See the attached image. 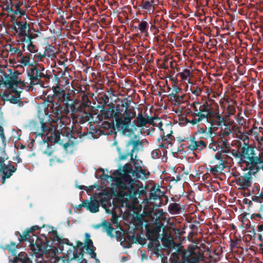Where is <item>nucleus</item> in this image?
Instances as JSON below:
<instances>
[{"mask_svg": "<svg viewBox=\"0 0 263 263\" xmlns=\"http://www.w3.org/2000/svg\"><path fill=\"white\" fill-rule=\"evenodd\" d=\"M49 103H51V105H49L51 115L55 118L51 119V122L53 124L52 127L54 132L63 138L58 143L62 145L64 149L67 151L68 146L74 144V142L72 139L75 140L76 138L72 136V130L67 127V122L66 123L65 121L70 122V119L67 118V115L70 114L74 115L78 112V102L77 100H71L68 104L69 106H67L66 102L63 101L59 102V100H53Z\"/></svg>", "mask_w": 263, "mask_h": 263, "instance_id": "nucleus-1", "label": "nucleus"}, {"mask_svg": "<svg viewBox=\"0 0 263 263\" xmlns=\"http://www.w3.org/2000/svg\"><path fill=\"white\" fill-rule=\"evenodd\" d=\"M134 168H133L130 164L126 163L122 169L120 168L113 173L117 187L121 190H126V195L132 198H136L138 192L135 187V179L145 180L150 175L147 169L137 165L135 162H134Z\"/></svg>", "mask_w": 263, "mask_h": 263, "instance_id": "nucleus-2", "label": "nucleus"}, {"mask_svg": "<svg viewBox=\"0 0 263 263\" xmlns=\"http://www.w3.org/2000/svg\"><path fill=\"white\" fill-rule=\"evenodd\" d=\"M206 93V96H202L201 100L198 99L190 104L191 109L189 114L193 119L190 120L186 118L185 122L194 125L205 120L212 126H221L225 125V118L219 114L218 110H214L211 107L209 102L213 100L210 98L211 92L208 88Z\"/></svg>", "mask_w": 263, "mask_h": 263, "instance_id": "nucleus-3", "label": "nucleus"}, {"mask_svg": "<svg viewBox=\"0 0 263 263\" xmlns=\"http://www.w3.org/2000/svg\"><path fill=\"white\" fill-rule=\"evenodd\" d=\"M54 78L56 83L52 87L53 93L52 95H48L46 101L47 102H51L53 100H59L60 102L63 101L66 102V104H68L71 100H76L71 96L69 90L64 89V87L69 84V80L66 76L65 71L62 70L59 71L54 74ZM67 106H69L68 104H67Z\"/></svg>", "mask_w": 263, "mask_h": 263, "instance_id": "nucleus-4", "label": "nucleus"}, {"mask_svg": "<svg viewBox=\"0 0 263 263\" xmlns=\"http://www.w3.org/2000/svg\"><path fill=\"white\" fill-rule=\"evenodd\" d=\"M44 239L39 237L37 235L33 234L31 238L28 239L27 241L30 242L29 247L32 252L37 256H42L49 251L51 248L48 243L49 241L47 240V237L44 235ZM51 249H52L51 248Z\"/></svg>", "mask_w": 263, "mask_h": 263, "instance_id": "nucleus-5", "label": "nucleus"}, {"mask_svg": "<svg viewBox=\"0 0 263 263\" xmlns=\"http://www.w3.org/2000/svg\"><path fill=\"white\" fill-rule=\"evenodd\" d=\"M21 73L18 71H15L13 73L10 74L5 73L3 84L7 88H14L22 92L24 88L30 87L29 83L22 81L19 78Z\"/></svg>", "mask_w": 263, "mask_h": 263, "instance_id": "nucleus-6", "label": "nucleus"}, {"mask_svg": "<svg viewBox=\"0 0 263 263\" xmlns=\"http://www.w3.org/2000/svg\"><path fill=\"white\" fill-rule=\"evenodd\" d=\"M172 255L176 260H180V263H197L200 257V255H196L193 250L182 249H178Z\"/></svg>", "mask_w": 263, "mask_h": 263, "instance_id": "nucleus-7", "label": "nucleus"}, {"mask_svg": "<svg viewBox=\"0 0 263 263\" xmlns=\"http://www.w3.org/2000/svg\"><path fill=\"white\" fill-rule=\"evenodd\" d=\"M141 145L142 142L139 140H134L130 139L126 142L125 148L123 151H121L119 147H117L119 159L120 160H125L127 159L128 156H130V160L134 161L133 153L135 150L138 151V146Z\"/></svg>", "mask_w": 263, "mask_h": 263, "instance_id": "nucleus-8", "label": "nucleus"}, {"mask_svg": "<svg viewBox=\"0 0 263 263\" xmlns=\"http://www.w3.org/2000/svg\"><path fill=\"white\" fill-rule=\"evenodd\" d=\"M135 112L133 115L126 114L124 115L123 114L122 116L116 117V127L118 131H122V133L126 134V133H134L133 129H129V126L131 123V121L135 117Z\"/></svg>", "mask_w": 263, "mask_h": 263, "instance_id": "nucleus-9", "label": "nucleus"}, {"mask_svg": "<svg viewBox=\"0 0 263 263\" xmlns=\"http://www.w3.org/2000/svg\"><path fill=\"white\" fill-rule=\"evenodd\" d=\"M40 120L42 135L46 133L47 136L46 137L51 143H58L59 141H61V136L54 132L52 123L51 122L50 123L47 124L44 122L43 119H41Z\"/></svg>", "mask_w": 263, "mask_h": 263, "instance_id": "nucleus-10", "label": "nucleus"}, {"mask_svg": "<svg viewBox=\"0 0 263 263\" xmlns=\"http://www.w3.org/2000/svg\"><path fill=\"white\" fill-rule=\"evenodd\" d=\"M243 163L246 164V168L249 170V172L252 174H255L259 170L263 168V159L259 155H256Z\"/></svg>", "mask_w": 263, "mask_h": 263, "instance_id": "nucleus-11", "label": "nucleus"}, {"mask_svg": "<svg viewBox=\"0 0 263 263\" xmlns=\"http://www.w3.org/2000/svg\"><path fill=\"white\" fill-rule=\"evenodd\" d=\"M30 30V25L26 21H19L18 24L15 26H12L11 32L19 39L22 37H26L27 32Z\"/></svg>", "mask_w": 263, "mask_h": 263, "instance_id": "nucleus-12", "label": "nucleus"}, {"mask_svg": "<svg viewBox=\"0 0 263 263\" xmlns=\"http://www.w3.org/2000/svg\"><path fill=\"white\" fill-rule=\"evenodd\" d=\"M256 147L249 145L248 143H243L242 146L240 148L242 163L246 162V161L255 156Z\"/></svg>", "mask_w": 263, "mask_h": 263, "instance_id": "nucleus-13", "label": "nucleus"}, {"mask_svg": "<svg viewBox=\"0 0 263 263\" xmlns=\"http://www.w3.org/2000/svg\"><path fill=\"white\" fill-rule=\"evenodd\" d=\"M43 76V72H40L36 67H30L28 71V77L30 80L29 86H32L39 84Z\"/></svg>", "mask_w": 263, "mask_h": 263, "instance_id": "nucleus-14", "label": "nucleus"}, {"mask_svg": "<svg viewBox=\"0 0 263 263\" xmlns=\"http://www.w3.org/2000/svg\"><path fill=\"white\" fill-rule=\"evenodd\" d=\"M252 174L248 172L236 179V183L238 185H239L240 189L246 190L251 186L252 183Z\"/></svg>", "mask_w": 263, "mask_h": 263, "instance_id": "nucleus-15", "label": "nucleus"}, {"mask_svg": "<svg viewBox=\"0 0 263 263\" xmlns=\"http://www.w3.org/2000/svg\"><path fill=\"white\" fill-rule=\"evenodd\" d=\"M107 107V108L102 107L100 110L99 114L98 115L99 120L102 121L104 119L107 120L116 118V114L114 111L115 104L110 103Z\"/></svg>", "mask_w": 263, "mask_h": 263, "instance_id": "nucleus-16", "label": "nucleus"}, {"mask_svg": "<svg viewBox=\"0 0 263 263\" xmlns=\"http://www.w3.org/2000/svg\"><path fill=\"white\" fill-rule=\"evenodd\" d=\"M141 237L140 235L137 234L135 235V232L127 233L123 238V240L121 241V244L124 248H129L132 247L133 243L139 242Z\"/></svg>", "mask_w": 263, "mask_h": 263, "instance_id": "nucleus-17", "label": "nucleus"}, {"mask_svg": "<svg viewBox=\"0 0 263 263\" xmlns=\"http://www.w3.org/2000/svg\"><path fill=\"white\" fill-rule=\"evenodd\" d=\"M55 143H51L45 136L44 138L39 142V149L42 154L51 156L53 153L54 151L52 146H54Z\"/></svg>", "mask_w": 263, "mask_h": 263, "instance_id": "nucleus-18", "label": "nucleus"}, {"mask_svg": "<svg viewBox=\"0 0 263 263\" xmlns=\"http://www.w3.org/2000/svg\"><path fill=\"white\" fill-rule=\"evenodd\" d=\"M145 215L154 224H158L163 215L162 210L149 209L144 211Z\"/></svg>", "mask_w": 263, "mask_h": 263, "instance_id": "nucleus-19", "label": "nucleus"}, {"mask_svg": "<svg viewBox=\"0 0 263 263\" xmlns=\"http://www.w3.org/2000/svg\"><path fill=\"white\" fill-rule=\"evenodd\" d=\"M16 171V168L11 163L6 164L4 162L0 171L2 173V184L5 183L6 179L9 178Z\"/></svg>", "mask_w": 263, "mask_h": 263, "instance_id": "nucleus-20", "label": "nucleus"}, {"mask_svg": "<svg viewBox=\"0 0 263 263\" xmlns=\"http://www.w3.org/2000/svg\"><path fill=\"white\" fill-rule=\"evenodd\" d=\"M155 119L159 120V118L156 119V118L148 116H146V117H144L142 116L141 113H139L137 117L136 125L138 127H142L146 124L154 125V120Z\"/></svg>", "mask_w": 263, "mask_h": 263, "instance_id": "nucleus-21", "label": "nucleus"}, {"mask_svg": "<svg viewBox=\"0 0 263 263\" xmlns=\"http://www.w3.org/2000/svg\"><path fill=\"white\" fill-rule=\"evenodd\" d=\"M45 227V224L40 227L39 226H33L31 228L26 230L22 234H20L19 232L17 233L20 234L19 240L20 242H23L27 241L28 239L31 238L32 235L33 234V233L36 231L42 229Z\"/></svg>", "mask_w": 263, "mask_h": 263, "instance_id": "nucleus-22", "label": "nucleus"}, {"mask_svg": "<svg viewBox=\"0 0 263 263\" xmlns=\"http://www.w3.org/2000/svg\"><path fill=\"white\" fill-rule=\"evenodd\" d=\"M77 245L76 246H73V249L74 250L73 253H72V256L70 258L71 260L72 259H78L79 260L81 258H82L84 254L83 250L84 244L83 242L79 240L76 241Z\"/></svg>", "mask_w": 263, "mask_h": 263, "instance_id": "nucleus-23", "label": "nucleus"}, {"mask_svg": "<svg viewBox=\"0 0 263 263\" xmlns=\"http://www.w3.org/2000/svg\"><path fill=\"white\" fill-rule=\"evenodd\" d=\"M8 89L10 90L14 94V96L9 94L6 95L5 96L6 97H7L6 99L12 104H18V105L20 106L22 102V99L21 98V93L22 92L14 88Z\"/></svg>", "mask_w": 263, "mask_h": 263, "instance_id": "nucleus-24", "label": "nucleus"}, {"mask_svg": "<svg viewBox=\"0 0 263 263\" xmlns=\"http://www.w3.org/2000/svg\"><path fill=\"white\" fill-rule=\"evenodd\" d=\"M206 143L203 140L196 141L195 137L191 139L190 144L188 146V148L192 151L199 150L201 151L206 148Z\"/></svg>", "mask_w": 263, "mask_h": 263, "instance_id": "nucleus-25", "label": "nucleus"}, {"mask_svg": "<svg viewBox=\"0 0 263 263\" xmlns=\"http://www.w3.org/2000/svg\"><path fill=\"white\" fill-rule=\"evenodd\" d=\"M103 227L104 229H105V231L107 232V234L111 237H114V235L112 234V232L114 230V228L111 226L110 223L106 221V220H103L101 223H98L93 226V228L95 229H99L101 227Z\"/></svg>", "mask_w": 263, "mask_h": 263, "instance_id": "nucleus-26", "label": "nucleus"}, {"mask_svg": "<svg viewBox=\"0 0 263 263\" xmlns=\"http://www.w3.org/2000/svg\"><path fill=\"white\" fill-rule=\"evenodd\" d=\"M100 206V201L98 200L95 199L89 201L86 200V205L84 208L91 213H96L99 211Z\"/></svg>", "mask_w": 263, "mask_h": 263, "instance_id": "nucleus-27", "label": "nucleus"}, {"mask_svg": "<svg viewBox=\"0 0 263 263\" xmlns=\"http://www.w3.org/2000/svg\"><path fill=\"white\" fill-rule=\"evenodd\" d=\"M184 209L179 203H171L168 206V211L172 215H177L182 213Z\"/></svg>", "mask_w": 263, "mask_h": 263, "instance_id": "nucleus-28", "label": "nucleus"}, {"mask_svg": "<svg viewBox=\"0 0 263 263\" xmlns=\"http://www.w3.org/2000/svg\"><path fill=\"white\" fill-rule=\"evenodd\" d=\"M13 262L14 263H32V260L28 258L27 253L23 252L20 253L17 256H15Z\"/></svg>", "mask_w": 263, "mask_h": 263, "instance_id": "nucleus-29", "label": "nucleus"}, {"mask_svg": "<svg viewBox=\"0 0 263 263\" xmlns=\"http://www.w3.org/2000/svg\"><path fill=\"white\" fill-rule=\"evenodd\" d=\"M73 116L77 121L82 124L89 121L91 115L90 112L84 111L77 115L75 114Z\"/></svg>", "mask_w": 263, "mask_h": 263, "instance_id": "nucleus-30", "label": "nucleus"}, {"mask_svg": "<svg viewBox=\"0 0 263 263\" xmlns=\"http://www.w3.org/2000/svg\"><path fill=\"white\" fill-rule=\"evenodd\" d=\"M23 4V3L22 2L18 1V0H17L14 1L10 5H12V7H14L15 8V10L14 9L13 14H19L20 16L26 14V11L21 9V7L22 6Z\"/></svg>", "mask_w": 263, "mask_h": 263, "instance_id": "nucleus-31", "label": "nucleus"}, {"mask_svg": "<svg viewBox=\"0 0 263 263\" xmlns=\"http://www.w3.org/2000/svg\"><path fill=\"white\" fill-rule=\"evenodd\" d=\"M159 128L160 130L162 131L163 133V138H165V137L167 138L166 139H164V141H167V142H168V140H172V134H173V132L172 130H170L171 129L172 126L170 125H166L165 127L166 129H168L169 131L165 132L162 127L163 125L161 122H160V123H159Z\"/></svg>", "mask_w": 263, "mask_h": 263, "instance_id": "nucleus-32", "label": "nucleus"}, {"mask_svg": "<svg viewBox=\"0 0 263 263\" xmlns=\"http://www.w3.org/2000/svg\"><path fill=\"white\" fill-rule=\"evenodd\" d=\"M52 233L54 235V239L58 241L60 246L61 245L66 244L69 246H73L72 243H70L67 238H60L56 230H52Z\"/></svg>", "mask_w": 263, "mask_h": 263, "instance_id": "nucleus-33", "label": "nucleus"}, {"mask_svg": "<svg viewBox=\"0 0 263 263\" xmlns=\"http://www.w3.org/2000/svg\"><path fill=\"white\" fill-rule=\"evenodd\" d=\"M192 71L187 69H184L182 72L178 73L177 76L180 77L182 81H187L190 83V77L192 76Z\"/></svg>", "mask_w": 263, "mask_h": 263, "instance_id": "nucleus-34", "label": "nucleus"}, {"mask_svg": "<svg viewBox=\"0 0 263 263\" xmlns=\"http://www.w3.org/2000/svg\"><path fill=\"white\" fill-rule=\"evenodd\" d=\"M154 3L153 1H147L144 2V0H143L142 4L140 5V6L142 9L146 10L150 14L153 13L154 10Z\"/></svg>", "mask_w": 263, "mask_h": 263, "instance_id": "nucleus-35", "label": "nucleus"}, {"mask_svg": "<svg viewBox=\"0 0 263 263\" xmlns=\"http://www.w3.org/2000/svg\"><path fill=\"white\" fill-rule=\"evenodd\" d=\"M131 103V100H128L127 98H124L123 100L122 101V104L121 105V106L123 108L124 107L125 108V109L124 111L123 112V114H124V115H126V114H129L132 115L133 112L132 111V110L129 108L130 104Z\"/></svg>", "mask_w": 263, "mask_h": 263, "instance_id": "nucleus-36", "label": "nucleus"}, {"mask_svg": "<svg viewBox=\"0 0 263 263\" xmlns=\"http://www.w3.org/2000/svg\"><path fill=\"white\" fill-rule=\"evenodd\" d=\"M220 143H221V145H220V148L221 149V152L223 153H228L229 149L230 148L228 140L225 138L219 137V141H220Z\"/></svg>", "mask_w": 263, "mask_h": 263, "instance_id": "nucleus-37", "label": "nucleus"}, {"mask_svg": "<svg viewBox=\"0 0 263 263\" xmlns=\"http://www.w3.org/2000/svg\"><path fill=\"white\" fill-rule=\"evenodd\" d=\"M224 167L225 166L223 162H219L218 164H216L214 166L211 167L210 170L213 175H216L218 173L221 172Z\"/></svg>", "mask_w": 263, "mask_h": 263, "instance_id": "nucleus-38", "label": "nucleus"}, {"mask_svg": "<svg viewBox=\"0 0 263 263\" xmlns=\"http://www.w3.org/2000/svg\"><path fill=\"white\" fill-rule=\"evenodd\" d=\"M163 193L159 189H153L149 194V199L156 200L160 199L162 196Z\"/></svg>", "mask_w": 263, "mask_h": 263, "instance_id": "nucleus-39", "label": "nucleus"}, {"mask_svg": "<svg viewBox=\"0 0 263 263\" xmlns=\"http://www.w3.org/2000/svg\"><path fill=\"white\" fill-rule=\"evenodd\" d=\"M85 246L84 248L87 252H89V250L91 248H95L93 246V242L91 239H90V235L86 233L85 234Z\"/></svg>", "mask_w": 263, "mask_h": 263, "instance_id": "nucleus-40", "label": "nucleus"}, {"mask_svg": "<svg viewBox=\"0 0 263 263\" xmlns=\"http://www.w3.org/2000/svg\"><path fill=\"white\" fill-rule=\"evenodd\" d=\"M224 128H221L219 133V136L220 138L228 137L231 133V129L229 125H226Z\"/></svg>", "mask_w": 263, "mask_h": 263, "instance_id": "nucleus-41", "label": "nucleus"}, {"mask_svg": "<svg viewBox=\"0 0 263 263\" xmlns=\"http://www.w3.org/2000/svg\"><path fill=\"white\" fill-rule=\"evenodd\" d=\"M172 81L173 82L174 84L173 85V90L172 93L169 95L171 97V99H173V97L177 95L179 92L182 91V89L178 86L177 85V80H175L174 79H172Z\"/></svg>", "mask_w": 263, "mask_h": 263, "instance_id": "nucleus-42", "label": "nucleus"}, {"mask_svg": "<svg viewBox=\"0 0 263 263\" xmlns=\"http://www.w3.org/2000/svg\"><path fill=\"white\" fill-rule=\"evenodd\" d=\"M190 90L196 97L200 96L202 92V89L198 85L196 84L192 85Z\"/></svg>", "mask_w": 263, "mask_h": 263, "instance_id": "nucleus-43", "label": "nucleus"}, {"mask_svg": "<svg viewBox=\"0 0 263 263\" xmlns=\"http://www.w3.org/2000/svg\"><path fill=\"white\" fill-rule=\"evenodd\" d=\"M53 46L48 45L45 47L44 52L45 53L46 56L49 58L55 57L56 54L54 50H53Z\"/></svg>", "mask_w": 263, "mask_h": 263, "instance_id": "nucleus-44", "label": "nucleus"}, {"mask_svg": "<svg viewBox=\"0 0 263 263\" xmlns=\"http://www.w3.org/2000/svg\"><path fill=\"white\" fill-rule=\"evenodd\" d=\"M99 103L102 104V107H105V106H107L110 103H109V98L106 94L104 93L99 98Z\"/></svg>", "mask_w": 263, "mask_h": 263, "instance_id": "nucleus-45", "label": "nucleus"}, {"mask_svg": "<svg viewBox=\"0 0 263 263\" xmlns=\"http://www.w3.org/2000/svg\"><path fill=\"white\" fill-rule=\"evenodd\" d=\"M148 28V23L145 21H142L138 25V29L141 33H147Z\"/></svg>", "mask_w": 263, "mask_h": 263, "instance_id": "nucleus-46", "label": "nucleus"}, {"mask_svg": "<svg viewBox=\"0 0 263 263\" xmlns=\"http://www.w3.org/2000/svg\"><path fill=\"white\" fill-rule=\"evenodd\" d=\"M35 54L33 55V59L34 61H41L43 62L44 59L46 57L45 53L43 52V53L41 52H38L36 51V52L34 53Z\"/></svg>", "mask_w": 263, "mask_h": 263, "instance_id": "nucleus-47", "label": "nucleus"}, {"mask_svg": "<svg viewBox=\"0 0 263 263\" xmlns=\"http://www.w3.org/2000/svg\"><path fill=\"white\" fill-rule=\"evenodd\" d=\"M17 247V245L16 243L11 242L10 245H7L5 249H7L10 252H11L13 255H15L14 253L16 252V249Z\"/></svg>", "mask_w": 263, "mask_h": 263, "instance_id": "nucleus-48", "label": "nucleus"}, {"mask_svg": "<svg viewBox=\"0 0 263 263\" xmlns=\"http://www.w3.org/2000/svg\"><path fill=\"white\" fill-rule=\"evenodd\" d=\"M185 95H176L173 97V99L177 104H180L184 101Z\"/></svg>", "mask_w": 263, "mask_h": 263, "instance_id": "nucleus-49", "label": "nucleus"}, {"mask_svg": "<svg viewBox=\"0 0 263 263\" xmlns=\"http://www.w3.org/2000/svg\"><path fill=\"white\" fill-rule=\"evenodd\" d=\"M29 31L27 32V35H26V37H22L20 39L21 42H28L29 43H30V42H32L33 36L31 34L29 33Z\"/></svg>", "mask_w": 263, "mask_h": 263, "instance_id": "nucleus-50", "label": "nucleus"}, {"mask_svg": "<svg viewBox=\"0 0 263 263\" xmlns=\"http://www.w3.org/2000/svg\"><path fill=\"white\" fill-rule=\"evenodd\" d=\"M114 111L116 114V117L122 116L123 115V108L121 106V105L117 104L115 105Z\"/></svg>", "mask_w": 263, "mask_h": 263, "instance_id": "nucleus-51", "label": "nucleus"}, {"mask_svg": "<svg viewBox=\"0 0 263 263\" xmlns=\"http://www.w3.org/2000/svg\"><path fill=\"white\" fill-rule=\"evenodd\" d=\"M103 127L107 129H115L116 125L114 121L109 122L108 121H105L102 124Z\"/></svg>", "mask_w": 263, "mask_h": 263, "instance_id": "nucleus-52", "label": "nucleus"}, {"mask_svg": "<svg viewBox=\"0 0 263 263\" xmlns=\"http://www.w3.org/2000/svg\"><path fill=\"white\" fill-rule=\"evenodd\" d=\"M9 51L12 54H17L18 55H21L22 54V52L20 49L16 47H12V45H9Z\"/></svg>", "mask_w": 263, "mask_h": 263, "instance_id": "nucleus-53", "label": "nucleus"}, {"mask_svg": "<svg viewBox=\"0 0 263 263\" xmlns=\"http://www.w3.org/2000/svg\"><path fill=\"white\" fill-rule=\"evenodd\" d=\"M27 49L28 50L32 53H34L37 51V49L36 45L33 44L32 42H30L27 45Z\"/></svg>", "mask_w": 263, "mask_h": 263, "instance_id": "nucleus-54", "label": "nucleus"}, {"mask_svg": "<svg viewBox=\"0 0 263 263\" xmlns=\"http://www.w3.org/2000/svg\"><path fill=\"white\" fill-rule=\"evenodd\" d=\"M215 126H212L210 125V126L207 129L206 128V134L207 135L210 137L211 138H213V135H216V133L214 132L213 129H215Z\"/></svg>", "mask_w": 263, "mask_h": 263, "instance_id": "nucleus-55", "label": "nucleus"}, {"mask_svg": "<svg viewBox=\"0 0 263 263\" xmlns=\"http://www.w3.org/2000/svg\"><path fill=\"white\" fill-rule=\"evenodd\" d=\"M49 161L50 165H54L57 163H62L63 162L61 159L59 157H58L57 156L51 158L50 159Z\"/></svg>", "mask_w": 263, "mask_h": 263, "instance_id": "nucleus-56", "label": "nucleus"}, {"mask_svg": "<svg viewBox=\"0 0 263 263\" xmlns=\"http://www.w3.org/2000/svg\"><path fill=\"white\" fill-rule=\"evenodd\" d=\"M231 154L235 158L240 159V162H242V157L240 149V151L233 149Z\"/></svg>", "mask_w": 263, "mask_h": 263, "instance_id": "nucleus-57", "label": "nucleus"}, {"mask_svg": "<svg viewBox=\"0 0 263 263\" xmlns=\"http://www.w3.org/2000/svg\"><path fill=\"white\" fill-rule=\"evenodd\" d=\"M238 138L239 139L242 140L243 142V143H249V138L247 134L245 133H240V135L238 136Z\"/></svg>", "mask_w": 263, "mask_h": 263, "instance_id": "nucleus-58", "label": "nucleus"}, {"mask_svg": "<svg viewBox=\"0 0 263 263\" xmlns=\"http://www.w3.org/2000/svg\"><path fill=\"white\" fill-rule=\"evenodd\" d=\"M111 221L113 224H117V226L120 225L118 222V216L116 213L114 212L112 213Z\"/></svg>", "mask_w": 263, "mask_h": 263, "instance_id": "nucleus-59", "label": "nucleus"}, {"mask_svg": "<svg viewBox=\"0 0 263 263\" xmlns=\"http://www.w3.org/2000/svg\"><path fill=\"white\" fill-rule=\"evenodd\" d=\"M135 222L138 226H142L143 224V218L141 215H137L134 218Z\"/></svg>", "mask_w": 263, "mask_h": 263, "instance_id": "nucleus-60", "label": "nucleus"}, {"mask_svg": "<svg viewBox=\"0 0 263 263\" xmlns=\"http://www.w3.org/2000/svg\"><path fill=\"white\" fill-rule=\"evenodd\" d=\"M160 153L159 149H156L153 150L151 152V157L153 159H158L159 157V153Z\"/></svg>", "mask_w": 263, "mask_h": 263, "instance_id": "nucleus-61", "label": "nucleus"}, {"mask_svg": "<svg viewBox=\"0 0 263 263\" xmlns=\"http://www.w3.org/2000/svg\"><path fill=\"white\" fill-rule=\"evenodd\" d=\"M258 231L260 232L259 234L258 239L263 241V223L258 226Z\"/></svg>", "mask_w": 263, "mask_h": 263, "instance_id": "nucleus-62", "label": "nucleus"}, {"mask_svg": "<svg viewBox=\"0 0 263 263\" xmlns=\"http://www.w3.org/2000/svg\"><path fill=\"white\" fill-rule=\"evenodd\" d=\"M3 9L8 13H10V12H12L13 13L14 9L13 8V7H12V5H10V4L5 5L3 7Z\"/></svg>", "mask_w": 263, "mask_h": 263, "instance_id": "nucleus-63", "label": "nucleus"}, {"mask_svg": "<svg viewBox=\"0 0 263 263\" xmlns=\"http://www.w3.org/2000/svg\"><path fill=\"white\" fill-rule=\"evenodd\" d=\"M30 58L29 56H26L23 57L22 59V63L24 65H31L32 64H30Z\"/></svg>", "mask_w": 263, "mask_h": 263, "instance_id": "nucleus-64", "label": "nucleus"}]
</instances>
